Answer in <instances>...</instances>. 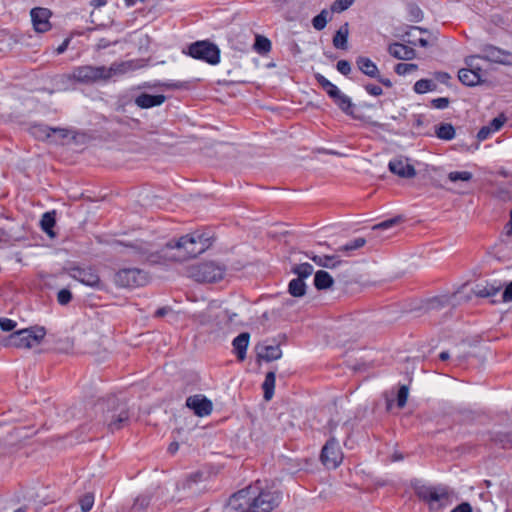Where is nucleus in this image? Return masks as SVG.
<instances>
[{"instance_id": "nucleus-1", "label": "nucleus", "mask_w": 512, "mask_h": 512, "mask_svg": "<svg viewBox=\"0 0 512 512\" xmlns=\"http://www.w3.org/2000/svg\"><path fill=\"white\" fill-rule=\"evenodd\" d=\"M257 490L256 487H247L231 495L226 512H271L279 505L280 492L269 489Z\"/></svg>"}, {"instance_id": "nucleus-2", "label": "nucleus", "mask_w": 512, "mask_h": 512, "mask_svg": "<svg viewBox=\"0 0 512 512\" xmlns=\"http://www.w3.org/2000/svg\"><path fill=\"white\" fill-rule=\"evenodd\" d=\"M213 236L209 231H194L171 240L162 249L163 257L173 261H186L204 253L212 245Z\"/></svg>"}, {"instance_id": "nucleus-3", "label": "nucleus", "mask_w": 512, "mask_h": 512, "mask_svg": "<svg viewBox=\"0 0 512 512\" xmlns=\"http://www.w3.org/2000/svg\"><path fill=\"white\" fill-rule=\"evenodd\" d=\"M138 68L134 61L112 63L109 67L83 65L72 70L70 79L81 84H93L98 81H108L113 76L122 75Z\"/></svg>"}, {"instance_id": "nucleus-4", "label": "nucleus", "mask_w": 512, "mask_h": 512, "mask_svg": "<svg viewBox=\"0 0 512 512\" xmlns=\"http://www.w3.org/2000/svg\"><path fill=\"white\" fill-rule=\"evenodd\" d=\"M96 408L102 412L103 424L111 432L120 430L129 421L130 413L127 404L115 396L99 401Z\"/></svg>"}, {"instance_id": "nucleus-5", "label": "nucleus", "mask_w": 512, "mask_h": 512, "mask_svg": "<svg viewBox=\"0 0 512 512\" xmlns=\"http://www.w3.org/2000/svg\"><path fill=\"white\" fill-rule=\"evenodd\" d=\"M418 499L424 501L432 512L449 506L454 501L453 492L446 486H418Z\"/></svg>"}, {"instance_id": "nucleus-6", "label": "nucleus", "mask_w": 512, "mask_h": 512, "mask_svg": "<svg viewBox=\"0 0 512 512\" xmlns=\"http://www.w3.org/2000/svg\"><path fill=\"white\" fill-rule=\"evenodd\" d=\"M46 331L43 327L27 328L12 333L6 346L29 349L40 344Z\"/></svg>"}, {"instance_id": "nucleus-7", "label": "nucleus", "mask_w": 512, "mask_h": 512, "mask_svg": "<svg viewBox=\"0 0 512 512\" xmlns=\"http://www.w3.org/2000/svg\"><path fill=\"white\" fill-rule=\"evenodd\" d=\"M418 60L430 59L440 52L439 31L418 26Z\"/></svg>"}, {"instance_id": "nucleus-8", "label": "nucleus", "mask_w": 512, "mask_h": 512, "mask_svg": "<svg viewBox=\"0 0 512 512\" xmlns=\"http://www.w3.org/2000/svg\"><path fill=\"white\" fill-rule=\"evenodd\" d=\"M189 276L197 282H217L223 279L225 267L215 262H204L192 265L189 270Z\"/></svg>"}, {"instance_id": "nucleus-9", "label": "nucleus", "mask_w": 512, "mask_h": 512, "mask_svg": "<svg viewBox=\"0 0 512 512\" xmlns=\"http://www.w3.org/2000/svg\"><path fill=\"white\" fill-rule=\"evenodd\" d=\"M117 250L124 257L132 260V261H150L155 262L154 254L151 251V245L142 240H136L131 243H117Z\"/></svg>"}, {"instance_id": "nucleus-10", "label": "nucleus", "mask_w": 512, "mask_h": 512, "mask_svg": "<svg viewBox=\"0 0 512 512\" xmlns=\"http://www.w3.org/2000/svg\"><path fill=\"white\" fill-rule=\"evenodd\" d=\"M184 53L210 65H216L220 62L219 48L208 40L196 41L190 44Z\"/></svg>"}, {"instance_id": "nucleus-11", "label": "nucleus", "mask_w": 512, "mask_h": 512, "mask_svg": "<svg viewBox=\"0 0 512 512\" xmlns=\"http://www.w3.org/2000/svg\"><path fill=\"white\" fill-rule=\"evenodd\" d=\"M480 58L489 62L512 65V53L506 50H502L493 45H485L481 49L480 55H471L465 58V63L474 68V60Z\"/></svg>"}, {"instance_id": "nucleus-12", "label": "nucleus", "mask_w": 512, "mask_h": 512, "mask_svg": "<svg viewBox=\"0 0 512 512\" xmlns=\"http://www.w3.org/2000/svg\"><path fill=\"white\" fill-rule=\"evenodd\" d=\"M148 281L146 272L138 268H124L114 276V283L121 288L144 286Z\"/></svg>"}, {"instance_id": "nucleus-13", "label": "nucleus", "mask_w": 512, "mask_h": 512, "mask_svg": "<svg viewBox=\"0 0 512 512\" xmlns=\"http://www.w3.org/2000/svg\"><path fill=\"white\" fill-rule=\"evenodd\" d=\"M320 460L328 469H335L341 464L343 453L335 437H331L323 446Z\"/></svg>"}, {"instance_id": "nucleus-14", "label": "nucleus", "mask_w": 512, "mask_h": 512, "mask_svg": "<svg viewBox=\"0 0 512 512\" xmlns=\"http://www.w3.org/2000/svg\"><path fill=\"white\" fill-rule=\"evenodd\" d=\"M70 275L77 281L83 283L84 285L102 289V282L100 280L99 275L96 271L91 267H74L71 268Z\"/></svg>"}, {"instance_id": "nucleus-15", "label": "nucleus", "mask_w": 512, "mask_h": 512, "mask_svg": "<svg viewBox=\"0 0 512 512\" xmlns=\"http://www.w3.org/2000/svg\"><path fill=\"white\" fill-rule=\"evenodd\" d=\"M408 395L409 385L406 384L399 385L397 392H395L394 390L385 392L383 396L385 398L386 410L388 412L391 411L394 402H396V406L398 408H404L407 403Z\"/></svg>"}, {"instance_id": "nucleus-16", "label": "nucleus", "mask_w": 512, "mask_h": 512, "mask_svg": "<svg viewBox=\"0 0 512 512\" xmlns=\"http://www.w3.org/2000/svg\"><path fill=\"white\" fill-rule=\"evenodd\" d=\"M388 168L393 174L401 178H411L416 174L413 164L403 156L390 160Z\"/></svg>"}, {"instance_id": "nucleus-17", "label": "nucleus", "mask_w": 512, "mask_h": 512, "mask_svg": "<svg viewBox=\"0 0 512 512\" xmlns=\"http://www.w3.org/2000/svg\"><path fill=\"white\" fill-rule=\"evenodd\" d=\"M186 406L192 409L198 417H205L211 414L212 402L203 395H193L187 398Z\"/></svg>"}, {"instance_id": "nucleus-18", "label": "nucleus", "mask_w": 512, "mask_h": 512, "mask_svg": "<svg viewBox=\"0 0 512 512\" xmlns=\"http://www.w3.org/2000/svg\"><path fill=\"white\" fill-rule=\"evenodd\" d=\"M30 15L36 32L44 33L50 30L51 24L49 19L51 12L49 9L36 7L31 10Z\"/></svg>"}, {"instance_id": "nucleus-19", "label": "nucleus", "mask_w": 512, "mask_h": 512, "mask_svg": "<svg viewBox=\"0 0 512 512\" xmlns=\"http://www.w3.org/2000/svg\"><path fill=\"white\" fill-rule=\"evenodd\" d=\"M258 360L271 362L282 357V350L279 345L258 344L255 347Z\"/></svg>"}, {"instance_id": "nucleus-20", "label": "nucleus", "mask_w": 512, "mask_h": 512, "mask_svg": "<svg viewBox=\"0 0 512 512\" xmlns=\"http://www.w3.org/2000/svg\"><path fill=\"white\" fill-rule=\"evenodd\" d=\"M30 133L32 136H34L36 139L39 140H47L49 139L53 134H58L61 138H65L67 136V132L64 129L61 128H51L46 125H33L30 128Z\"/></svg>"}, {"instance_id": "nucleus-21", "label": "nucleus", "mask_w": 512, "mask_h": 512, "mask_svg": "<svg viewBox=\"0 0 512 512\" xmlns=\"http://www.w3.org/2000/svg\"><path fill=\"white\" fill-rule=\"evenodd\" d=\"M166 100V97L162 94L151 95L147 93H141L135 98V104L142 109H149L152 107L162 105Z\"/></svg>"}, {"instance_id": "nucleus-22", "label": "nucleus", "mask_w": 512, "mask_h": 512, "mask_svg": "<svg viewBox=\"0 0 512 512\" xmlns=\"http://www.w3.org/2000/svg\"><path fill=\"white\" fill-rule=\"evenodd\" d=\"M388 52L391 56L400 60H411L415 57V50L412 47L398 42L390 44Z\"/></svg>"}, {"instance_id": "nucleus-23", "label": "nucleus", "mask_w": 512, "mask_h": 512, "mask_svg": "<svg viewBox=\"0 0 512 512\" xmlns=\"http://www.w3.org/2000/svg\"><path fill=\"white\" fill-rule=\"evenodd\" d=\"M502 288L501 283H477L472 289L477 297L487 298L496 295Z\"/></svg>"}, {"instance_id": "nucleus-24", "label": "nucleus", "mask_w": 512, "mask_h": 512, "mask_svg": "<svg viewBox=\"0 0 512 512\" xmlns=\"http://www.w3.org/2000/svg\"><path fill=\"white\" fill-rule=\"evenodd\" d=\"M446 302L447 299L440 296L422 299L418 304V312L428 313L432 310H439L445 306Z\"/></svg>"}, {"instance_id": "nucleus-25", "label": "nucleus", "mask_w": 512, "mask_h": 512, "mask_svg": "<svg viewBox=\"0 0 512 512\" xmlns=\"http://www.w3.org/2000/svg\"><path fill=\"white\" fill-rule=\"evenodd\" d=\"M250 334L243 332L234 338L232 345L239 361H244L246 358V351L249 345Z\"/></svg>"}, {"instance_id": "nucleus-26", "label": "nucleus", "mask_w": 512, "mask_h": 512, "mask_svg": "<svg viewBox=\"0 0 512 512\" xmlns=\"http://www.w3.org/2000/svg\"><path fill=\"white\" fill-rule=\"evenodd\" d=\"M480 68L474 69H468V68H462L458 72V79L459 81L466 85V86H475L480 83Z\"/></svg>"}, {"instance_id": "nucleus-27", "label": "nucleus", "mask_w": 512, "mask_h": 512, "mask_svg": "<svg viewBox=\"0 0 512 512\" xmlns=\"http://www.w3.org/2000/svg\"><path fill=\"white\" fill-rule=\"evenodd\" d=\"M358 69L371 78H378V68L376 64L368 57L359 56L356 59Z\"/></svg>"}, {"instance_id": "nucleus-28", "label": "nucleus", "mask_w": 512, "mask_h": 512, "mask_svg": "<svg viewBox=\"0 0 512 512\" xmlns=\"http://www.w3.org/2000/svg\"><path fill=\"white\" fill-rule=\"evenodd\" d=\"M331 99L338 106V108L347 115H353V107L350 97L343 94L340 89L337 91V95L332 96Z\"/></svg>"}, {"instance_id": "nucleus-29", "label": "nucleus", "mask_w": 512, "mask_h": 512, "mask_svg": "<svg viewBox=\"0 0 512 512\" xmlns=\"http://www.w3.org/2000/svg\"><path fill=\"white\" fill-rule=\"evenodd\" d=\"M333 284L334 280L328 272L324 270H319L315 273L314 286L316 287L317 290L329 289L333 286Z\"/></svg>"}, {"instance_id": "nucleus-30", "label": "nucleus", "mask_w": 512, "mask_h": 512, "mask_svg": "<svg viewBox=\"0 0 512 512\" xmlns=\"http://www.w3.org/2000/svg\"><path fill=\"white\" fill-rule=\"evenodd\" d=\"M309 258L316 263L318 266L333 269L341 264V260L335 255H310Z\"/></svg>"}, {"instance_id": "nucleus-31", "label": "nucleus", "mask_w": 512, "mask_h": 512, "mask_svg": "<svg viewBox=\"0 0 512 512\" xmlns=\"http://www.w3.org/2000/svg\"><path fill=\"white\" fill-rule=\"evenodd\" d=\"M435 135L440 140L450 141L455 138L456 130L451 123H440L435 126Z\"/></svg>"}, {"instance_id": "nucleus-32", "label": "nucleus", "mask_w": 512, "mask_h": 512, "mask_svg": "<svg viewBox=\"0 0 512 512\" xmlns=\"http://www.w3.org/2000/svg\"><path fill=\"white\" fill-rule=\"evenodd\" d=\"M348 23H345L343 26L339 28V30L335 33L333 37V45L337 49L346 50L347 49V40H348Z\"/></svg>"}, {"instance_id": "nucleus-33", "label": "nucleus", "mask_w": 512, "mask_h": 512, "mask_svg": "<svg viewBox=\"0 0 512 512\" xmlns=\"http://www.w3.org/2000/svg\"><path fill=\"white\" fill-rule=\"evenodd\" d=\"M275 372L270 371L266 374L265 380L262 384V389L264 392V399L269 401L272 399L274 395V389H275Z\"/></svg>"}, {"instance_id": "nucleus-34", "label": "nucleus", "mask_w": 512, "mask_h": 512, "mask_svg": "<svg viewBox=\"0 0 512 512\" xmlns=\"http://www.w3.org/2000/svg\"><path fill=\"white\" fill-rule=\"evenodd\" d=\"M288 292L293 297H303L306 294V284L304 279L298 277L292 279L288 285Z\"/></svg>"}, {"instance_id": "nucleus-35", "label": "nucleus", "mask_w": 512, "mask_h": 512, "mask_svg": "<svg viewBox=\"0 0 512 512\" xmlns=\"http://www.w3.org/2000/svg\"><path fill=\"white\" fill-rule=\"evenodd\" d=\"M271 41L262 35H256L253 45L254 50L260 55H266L271 51Z\"/></svg>"}, {"instance_id": "nucleus-36", "label": "nucleus", "mask_w": 512, "mask_h": 512, "mask_svg": "<svg viewBox=\"0 0 512 512\" xmlns=\"http://www.w3.org/2000/svg\"><path fill=\"white\" fill-rule=\"evenodd\" d=\"M56 223L55 220V212H46L42 215L40 225L41 229L48 234L50 237L54 236V232L52 231V228L54 227Z\"/></svg>"}, {"instance_id": "nucleus-37", "label": "nucleus", "mask_w": 512, "mask_h": 512, "mask_svg": "<svg viewBox=\"0 0 512 512\" xmlns=\"http://www.w3.org/2000/svg\"><path fill=\"white\" fill-rule=\"evenodd\" d=\"M315 79L330 98L332 96L337 95V91L339 90V88L335 84L330 82L327 78H325L322 74L316 73Z\"/></svg>"}, {"instance_id": "nucleus-38", "label": "nucleus", "mask_w": 512, "mask_h": 512, "mask_svg": "<svg viewBox=\"0 0 512 512\" xmlns=\"http://www.w3.org/2000/svg\"><path fill=\"white\" fill-rule=\"evenodd\" d=\"M203 474L201 472H194L187 476L184 480L178 483V489L192 490L193 485L201 481Z\"/></svg>"}, {"instance_id": "nucleus-39", "label": "nucleus", "mask_w": 512, "mask_h": 512, "mask_svg": "<svg viewBox=\"0 0 512 512\" xmlns=\"http://www.w3.org/2000/svg\"><path fill=\"white\" fill-rule=\"evenodd\" d=\"M330 20V13L328 10L323 9L318 15L312 19V25L314 29L321 31L323 30L328 21Z\"/></svg>"}, {"instance_id": "nucleus-40", "label": "nucleus", "mask_w": 512, "mask_h": 512, "mask_svg": "<svg viewBox=\"0 0 512 512\" xmlns=\"http://www.w3.org/2000/svg\"><path fill=\"white\" fill-rule=\"evenodd\" d=\"M366 244V239L363 237L355 238L345 245H342L338 248V251L350 253L354 250L362 248Z\"/></svg>"}, {"instance_id": "nucleus-41", "label": "nucleus", "mask_w": 512, "mask_h": 512, "mask_svg": "<svg viewBox=\"0 0 512 512\" xmlns=\"http://www.w3.org/2000/svg\"><path fill=\"white\" fill-rule=\"evenodd\" d=\"M150 501V497L146 495L137 497L131 507V512H145L150 505Z\"/></svg>"}, {"instance_id": "nucleus-42", "label": "nucleus", "mask_w": 512, "mask_h": 512, "mask_svg": "<svg viewBox=\"0 0 512 512\" xmlns=\"http://www.w3.org/2000/svg\"><path fill=\"white\" fill-rule=\"evenodd\" d=\"M292 272L296 274L298 278L305 279L313 273V266L309 263H302L293 267Z\"/></svg>"}, {"instance_id": "nucleus-43", "label": "nucleus", "mask_w": 512, "mask_h": 512, "mask_svg": "<svg viewBox=\"0 0 512 512\" xmlns=\"http://www.w3.org/2000/svg\"><path fill=\"white\" fill-rule=\"evenodd\" d=\"M437 83L433 79H420L418 80V94L435 91Z\"/></svg>"}, {"instance_id": "nucleus-44", "label": "nucleus", "mask_w": 512, "mask_h": 512, "mask_svg": "<svg viewBox=\"0 0 512 512\" xmlns=\"http://www.w3.org/2000/svg\"><path fill=\"white\" fill-rule=\"evenodd\" d=\"M473 175L468 171H453L448 174V179L452 182L456 181H470Z\"/></svg>"}, {"instance_id": "nucleus-45", "label": "nucleus", "mask_w": 512, "mask_h": 512, "mask_svg": "<svg viewBox=\"0 0 512 512\" xmlns=\"http://www.w3.org/2000/svg\"><path fill=\"white\" fill-rule=\"evenodd\" d=\"M79 504L82 512H89L94 505V495L86 493L79 499Z\"/></svg>"}, {"instance_id": "nucleus-46", "label": "nucleus", "mask_w": 512, "mask_h": 512, "mask_svg": "<svg viewBox=\"0 0 512 512\" xmlns=\"http://www.w3.org/2000/svg\"><path fill=\"white\" fill-rule=\"evenodd\" d=\"M395 72L398 75H407L416 71V64L414 63H398L395 66Z\"/></svg>"}, {"instance_id": "nucleus-47", "label": "nucleus", "mask_w": 512, "mask_h": 512, "mask_svg": "<svg viewBox=\"0 0 512 512\" xmlns=\"http://www.w3.org/2000/svg\"><path fill=\"white\" fill-rule=\"evenodd\" d=\"M355 0H335L331 5V11L340 13L348 9Z\"/></svg>"}, {"instance_id": "nucleus-48", "label": "nucleus", "mask_w": 512, "mask_h": 512, "mask_svg": "<svg viewBox=\"0 0 512 512\" xmlns=\"http://www.w3.org/2000/svg\"><path fill=\"white\" fill-rule=\"evenodd\" d=\"M505 122H506V117L503 114H501L498 117H495L494 119H492L491 122L489 123V125H487V126L490 128V130L492 132H496L502 128V126L505 124Z\"/></svg>"}, {"instance_id": "nucleus-49", "label": "nucleus", "mask_w": 512, "mask_h": 512, "mask_svg": "<svg viewBox=\"0 0 512 512\" xmlns=\"http://www.w3.org/2000/svg\"><path fill=\"white\" fill-rule=\"evenodd\" d=\"M72 299V293L68 289H61L57 294V301L60 305L68 304Z\"/></svg>"}, {"instance_id": "nucleus-50", "label": "nucleus", "mask_w": 512, "mask_h": 512, "mask_svg": "<svg viewBox=\"0 0 512 512\" xmlns=\"http://www.w3.org/2000/svg\"><path fill=\"white\" fill-rule=\"evenodd\" d=\"M337 70L347 76L351 72V64L347 60H339L336 65Z\"/></svg>"}, {"instance_id": "nucleus-51", "label": "nucleus", "mask_w": 512, "mask_h": 512, "mask_svg": "<svg viewBox=\"0 0 512 512\" xmlns=\"http://www.w3.org/2000/svg\"><path fill=\"white\" fill-rule=\"evenodd\" d=\"M449 103L450 100L446 97L436 98L431 101L432 106L437 109H445L449 106Z\"/></svg>"}, {"instance_id": "nucleus-52", "label": "nucleus", "mask_w": 512, "mask_h": 512, "mask_svg": "<svg viewBox=\"0 0 512 512\" xmlns=\"http://www.w3.org/2000/svg\"><path fill=\"white\" fill-rule=\"evenodd\" d=\"M16 322L8 318H0V328L3 331H11L15 328Z\"/></svg>"}, {"instance_id": "nucleus-53", "label": "nucleus", "mask_w": 512, "mask_h": 512, "mask_svg": "<svg viewBox=\"0 0 512 512\" xmlns=\"http://www.w3.org/2000/svg\"><path fill=\"white\" fill-rule=\"evenodd\" d=\"M396 223V219H388L373 226V230H386Z\"/></svg>"}, {"instance_id": "nucleus-54", "label": "nucleus", "mask_w": 512, "mask_h": 512, "mask_svg": "<svg viewBox=\"0 0 512 512\" xmlns=\"http://www.w3.org/2000/svg\"><path fill=\"white\" fill-rule=\"evenodd\" d=\"M365 90L372 96H380L383 93V89L380 86L374 84H367L365 86Z\"/></svg>"}, {"instance_id": "nucleus-55", "label": "nucleus", "mask_w": 512, "mask_h": 512, "mask_svg": "<svg viewBox=\"0 0 512 512\" xmlns=\"http://www.w3.org/2000/svg\"><path fill=\"white\" fill-rule=\"evenodd\" d=\"M493 132L490 130V128L486 125V126H483L480 128V130L478 131L477 133V139L479 141H484L486 139L489 138V136L492 134Z\"/></svg>"}, {"instance_id": "nucleus-56", "label": "nucleus", "mask_w": 512, "mask_h": 512, "mask_svg": "<svg viewBox=\"0 0 512 512\" xmlns=\"http://www.w3.org/2000/svg\"><path fill=\"white\" fill-rule=\"evenodd\" d=\"M502 299L504 302L512 301V281L504 289Z\"/></svg>"}, {"instance_id": "nucleus-57", "label": "nucleus", "mask_w": 512, "mask_h": 512, "mask_svg": "<svg viewBox=\"0 0 512 512\" xmlns=\"http://www.w3.org/2000/svg\"><path fill=\"white\" fill-rule=\"evenodd\" d=\"M451 512H473L472 507L468 502H463L456 506Z\"/></svg>"}, {"instance_id": "nucleus-58", "label": "nucleus", "mask_w": 512, "mask_h": 512, "mask_svg": "<svg viewBox=\"0 0 512 512\" xmlns=\"http://www.w3.org/2000/svg\"><path fill=\"white\" fill-rule=\"evenodd\" d=\"M450 75L446 72H436L435 73V80L440 82V83H443V84H448V81L450 80Z\"/></svg>"}, {"instance_id": "nucleus-59", "label": "nucleus", "mask_w": 512, "mask_h": 512, "mask_svg": "<svg viewBox=\"0 0 512 512\" xmlns=\"http://www.w3.org/2000/svg\"><path fill=\"white\" fill-rule=\"evenodd\" d=\"M158 86L164 87L166 89H180L184 87V84L181 82H165V83H159Z\"/></svg>"}, {"instance_id": "nucleus-60", "label": "nucleus", "mask_w": 512, "mask_h": 512, "mask_svg": "<svg viewBox=\"0 0 512 512\" xmlns=\"http://www.w3.org/2000/svg\"><path fill=\"white\" fill-rule=\"evenodd\" d=\"M70 43V38H66L61 45H59L56 49V53L57 54H62L66 51V49L68 48V45Z\"/></svg>"}, {"instance_id": "nucleus-61", "label": "nucleus", "mask_w": 512, "mask_h": 512, "mask_svg": "<svg viewBox=\"0 0 512 512\" xmlns=\"http://www.w3.org/2000/svg\"><path fill=\"white\" fill-rule=\"evenodd\" d=\"M179 449V444L178 442H172L170 443V445L168 446V452H170L171 454H174L178 451Z\"/></svg>"}, {"instance_id": "nucleus-62", "label": "nucleus", "mask_w": 512, "mask_h": 512, "mask_svg": "<svg viewBox=\"0 0 512 512\" xmlns=\"http://www.w3.org/2000/svg\"><path fill=\"white\" fill-rule=\"evenodd\" d=\"M380 83H382L383 85H385L386 87H391L392 83L389 79H384V78H381L380 75L378 74V78H376Z\"/></svg>"}, {"instance_id": "nucleus-63", "label": "nucleus", "mask_w": 512, "mask_h": 512, "mask_svg": "<svg viewBox=\"0 0 512 512\" xmlns=\"http://www.w3.org/2000/svg\"><path fill=\"white\" fill-rule=\"evenodd\" d=\"M167 311H168V310H167V308H165V307H163V308H159V309L156 311L155 315H156L157 317H162V316H164V315L167 313Z\"/></svg>"}, {"instance_id": "nucleus-64", "label": "nucleus", "mask_w": 512, "mask_h": 512, "mask_svg": "<svg viewBox=\"0 0 512 512\" xmlns=\"http://www.w3.org/2000/svg\"><path fill=\"white\" fill-rule=\"evenodd\" d=\"M439 358H440V360H442V361H446V360H448V359L450 358V354H449V352H447V351H443V352H441V353L439 354Z\"/></svg>"}]
</instances>
